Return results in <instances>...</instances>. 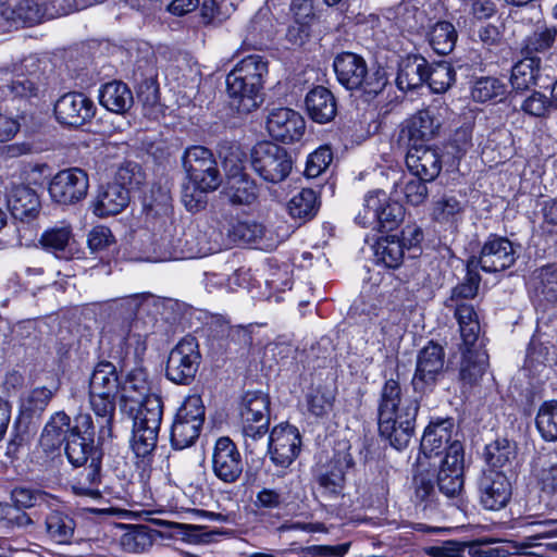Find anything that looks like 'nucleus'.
Segmentation results:
<instances>
[{
    "mask_svg": "<svg viewBox=\"0 0 557 557\" xmlns=\"http://www.w3.org/2000/svg\"><path fill=\"white\" fill-rule=\"evenodd\" d=\"M70 428L66 436L65 454L74 467H81L92 457H100L95 447V426L92 420H82L81 424Z\"/></svg>",
    "mask_w": 557,
    "mask_h": 557,
    "instance_id": "15",
    "label": "nucleus"
},
{
    "mask_svg": "<svg viewBox=\"0 0 557 557\" xmlns=\"http://www.w3.org/2000/svg\"><path fill=\"white\" fill-rule=\"evenodd\" d=\"M238 149L223 157L225 185L223 194L233 205H251L259 195L257 182L245 172V165Z\"/></svg>",
    "mask_w": 557,
    "mask_h": 557,
    "instance_id": "4",
    "label": "nucleus"
},
{
    "mask_svg": "<svg viewBox=\"0 0 557 557\" xmlns=\"http://www.w3.org/2000/svg\"><path fill=\"white\" fill-rule=\"evenodd\" d=\"M354 466L348 450L337 451L330 462L317 475V482L323 496L332 499L343 495L345 472Z\"/></svg>",
    "mask_w": 557,
    "mask_h": 557,
    "instance_id": "18",
    "label": "nucleus"
},
{
    "mask_svg": "<svg viewBox=\"0 0 557 557\" xmlns=\"http://www.w3.org/2000/svg\"><path fill=\"white\" fill-rule=\"evenodd\" d=\"M461 211L462 206L456 197L444 196L434 203L433 218L440 223H447L454 221Z\"/></svg>",
    "mask_w": 557,
    "mask_h": 557,
    "instance_id": "61",
    "label": "nucleus"
},
{
    "mask_svg": "<svg viewBox=\"0 0 557 557\" xmlns=\"http://www.w3.org/2000/svg\"><path fill=\"white\" fill-rule=\"evenodd\" d=\"M212 469L215 476L225 483H234L242 475V455L231 438L220 437L215 442Z\"/></svg>",
    "mask_w": 557,
    "mask_h": 557,
    "instance_id": "17",
    "label": "nucleus"
},
{
    "mask_svg": "<svg viewBox=\"0 0 557 557\" xmlns=\"http://www.w3.org/2000/svg\"><path fill=\"white\" fill-rule=\"evenodd\" d=\"M451 420L431 421L425 428L421 440V451L417 462L420 469L436 468L438 460L443 459L451 441Z\"/></svg>",
    "mask_w": 557,
    "mask_h": 557,
    "instance_id": "10",
    "label": "nucleus"
},
{
    "mask_svg": "<svg viewBox=\"0 0 557 557\" xmlns=\"http://www.w3.org/2000/svg\"><path fill=\"white\" fill-rule=\"evenodd\" d=\"M406 164L414 176L434 181L442 171V156L436 148L411 144L406 154Z\"/></svg>",
    "mask_w": 557,
    "mask_h": 557,
    "instance_id": "22",
    "label": "nucleus"
},
{
    "mask_svg": "<svg viewBox=\"0 0 557 557\" xmlns=\"http://www.w3.org/2000/svg\"><path fill=\"white\" fill-rule=\"evenodd\" d=\"M417 466V470L413 476V487H414V498L419 505L423 506V510L425 509H434L437 504V492L434 487L433 476L434 473H431L432 467H426V469H420Z\"/></svg>",
    "mask_w": 557,
    "mask_h": 557,
    "instance_id": "40",
    "label": "nucleus"
},
{
    "mask_svg": "<svg viewBox=\"0 0 557 557\" xmlns=\"http://www.w3.org/2000/svg\"><path fill=\"white\" fill-rule=\"evenodd\" d=\"M320 208L317 193L311 188H302L287 203V210L293 219L301 222L309 221L315 216Z\"/></svg>",
    "mask_w": 557,
    "mask_h": 557,
    "instance_id": "39",
    "label": "nucleus"
},
{
    "mask_svg": "<svg viewBox=\"0 0 557 557\" xmlns=\"http://www.w3.org/2000/svg\"><path fill=\"white\" fill-rule=\"evenodd\" d=\"M537 479L542 492L557 496V463L543 461Z\"/></svg>",
    "mask_w": 557,
    "mask_h": 557,
    "instance_id": "64",
    "label": "nucleus"
},
{
    "mask_svg": "<svg viewBox=\"0 0 557 557\" xmlns=\"http://www.w3.org/2000/svg\"><path fill=\"white\" fill-rule=\"evenodd\" d=\"M455 70L448 62L428 63L425 83L435 94L445 92L455 82Z\"/></svg>",
    "mask_w": 557,
    "mask_h": 557,
    "instance_id": "49",
    "label": "nucleus"
},
{
    "mask_svg": "<svg viewBox=\"0 0 557 557\" xmlns=\"http://www.w3.org/2000/svg\"><path fill=\"white\" fill-rule=\"evenodd\" d=\"M89 188L88 174L79 168L59 171L50 181L49 194L60 205H75L86 198Z\"/></svg>",
    "mask_w": 557,
    "mask_h": 557,
    "instance_id": "13",
    "label": "nucleus"
},
{
    "mask_svg": "<svg viewBox=\"0 0 557 557\" xmlns=\"http://www.w3.org/2000/svg\"><path fill=\"white\" fill-rule=\"evenodd\" d=\"M57 391L58 386L53 388L36 387L21 397L18 418L40 417Z\"/></svg>",
    "mask_w": 557,
    "mask_h": 557,
    "instance_id": "41",
    "label": "nucleus"
},
{
    "mask_svg": "<svg viewBox=\"0 0 557 557\" xmlns=\"http://www.w3.org/2000/svg\"><path fill=\"white\" fill-rule=\"evenodd\" d=\"M47 536L59 544L70 543L74 535L75 522L61 510H51L45 518Z\"/></svg>",
    "mask_w": 557,
    "mask_h": 557,
    "instance_id": "37",
    "label": "nucleus"
},
{
    "mask_svg": "<svg viewBox=\"0 0 557 557\" xmlns=\"http://www.w3.org/2000/svg\"><path fill=\"white\" fill-rule=\"evenodd\" d=\"M422 239V230L416 224L406 225L398 236V243L408 251L410 258H416L420 253Z\"/></svg>",
    "mask_w": 557,
    "mask_h": 557,
    "instance_id": "62",
    "label": "nucleus"
},
{
    "mask_svg": "<svg viewBox=\"0 0 557 557\" xmlns=\"http://www.w3.org/2000/svg\"><path fill=\"white\" fill-rule=\"evenodd\" d=\"M383 202H386V195L381 190L366 195L363 210L356 215V222L362 226H375Z\"/></svg>",
    "mask_w": 557,
    "mask_h": 557,
    "instance_id": "55",
    "label": "nucleus"
},
{
    "mask_svg": "<svg viewBox=\"0 0 557 557\" xmlns=\"http://www.w3.org/2000/svg\"><path fill=\"white\" fill-rule=\"evenodd\" d=\"M250 163L263 181L272 184L285 181L293 170V159L288 151L271 141L258 143L252 148Z\"/></svg>",
    "mask_w": 557,
    "mask_h": 557,
    "instance_id": "3",
    "label": "nucleus"
},
{
    "mask_svg": "<svg viewBox=\"0 0 557 557\" xmlns=\"http://www.w3.org/2000/svg\"><path fill=\"white\" fill-rule=\"evenodd\" d=\"M144 209L151 224L170 225L173 222V206L170 187L153 184L144 199Z\"/></svg>",
    "mask_w": 557,
    "mask_h": 557,
    "instance_id": "25",
    "label": "nucleus"
},
{
    "mask_svg": "<svg viewBox=\"0 0 557 557\" xmlns=\"http://www.w3.org/2000/svg\"><path fill=\"white\" fill-rule=\"evenodd\" d=\"M152 238L147 259L152 262H162L172 259H184L185 251L182 239L176 237V227L173 222L170 225L152 224Z\"/></svg>",
    "mask_w": 557,
    "mask_h": 557,
    "instance_id": "20",
    "label": "nucleus"
},
{
    "mask_svg": "<svg viewBox=\"0 0 557 557\" xmlns=\"http://www.w3.org/2000/svg\"><path fill=\"white\" fill-rule=\"evenodd\" d=\"M183 524L162 519H151L150 524L132 525L120 540L127 553L139 554L148 550L157 537L173 536Z\"/></svg>",
    "mask_w": 557,
    "mask_h": 557,
    "instance_id": "8",
    "label": "nucleus"
},
{
    "mask_svg": "<svg viewBox=\"0 0 557 557\" xmlns=\"http://www.w3.org/2000/svg\"><path fill=\"white\" fill-rule=\"evenodd\" d=\"M373 249L376 262L383 263L386 268H398L405 258V249L398 243V235L396 234L380 237Z\"/></svg>",
    "mask_w": 557,
    "mask_h": 557,
    "instance_id": "38",
    "label": "nucleus"
},
{
    "mask_svg": "<svg viewBox=\"0 0 557 557\" xmlns=\"http://www.w3.org/2000/svg\"><path fill=\"white\" fill-rule=\"evenodd\" d=\"M120 386L116 368L109 361L99 362L90 376L89 389L98 393L116 394Z\"/></svg>",
    "mask_w": 557,
    "mask_h": 557,
    "instance_id": "44",
    "label": "nucleus"
},
{
    "mask_svg": "<svg viewBox=\"0 0 557 557\" xmlns=\"http://www.w3.org/2000/svg\"><path fill=\"white\" fill-rule=\"evenodd\" d=\"M268 74V61L259 54L244 58L226 76L232 106L239 112H250L259 106L258 98Z\"/></svg>",
    "mask_w": 557,
    "mask_h": 557,
    "instance_id": "1",
    "label": "nucleus"
},
{
    "mask_svg": "<svg viewBox=\"0 0 557 557\" xmlns=\"http://www.w3.org/2000/svg\"><path fill=\"white\" fill-rule=\"evenodd\" d=\"M185 236V258L203 257L218 250V246L212 244L205 233L190 230Z\"/></svg>",
    "mask_w": 557,
    "mask_h": 557,
    "instance_id": "54",
    "label": "nucleus"
},
{
    "mask_svg": "<svg viewBox=\"0 0 557 557\" xmlns=\"http://www.w3.org/2000/svg\"><path fill=\"white\" fill-rule=\"evenodd\" d=\"M428 61L422 55L409 54L398 63L396 85L403 91L414 90L425 83Z\"/></svg>",
    "mask_w": 557,
    "mask_h": 557,
    "instance_id": "28",
    "label": "nucleus"
},
{
    "mask_svg": "<svg viewBox=\"0 0 557 557\" xmlns=\"http://www.w3.org/2000/svg\"><path fill=\"white\" fill-rule=\"evenodd\" d=\"M100 457H92L90 463L81 473L72 490L76 495L97 498L100 496Z\"/></svg>",
    "mask_w": 557,
    "mask_h": 557,
    "instance_id": "45",
    "label": "nucleus"
},
{
    "mask_svg": "<svg viewBox=\"0 0 557 557\" xmlns=\"http://www.w3.org/2000/svg\"><path fill=\"white\" fill-rule=\"evenodd\" d=\"M400 404V385L396 380H387L381 392L379 404L380 418H392L398 414Z\"/></svg>",
    "mask_w": 557,
    "mask_h": 557,
    "instance_id": "53",
    "label": "nucleus"
},
{
    "mask_svg": "<svg viewBox=\"0 0 557 557\" xmlns=\"http://www.w3.org/2000/svg\"><path fill=\"white\" fill-rule=\"evenodd\" d=\"M129 203V194L125 187L109 183L101 186L94 201V213L100 218L115 215Z\"/></svg>",
    "mask_w": 557,
    "mask_h": 557,
    "instance_id": "29",
    "label": "nucleus"
},
{
    "mask_svg": "<svg viewBox=\"0 0 557 557\" xmlns=\"http://www.w3.org/2000/svg\"><path fill=\"white\" fill-rule=\"evenodd\" d=\"M333 160L332 151L329 147L323 146L318 148L315 151L309 154L307 162H306V169H305V175L307 177H318L321 173H323L330 163Z\"/></svg>",
    "mask_w": 557,
    "mask_h": 557,
    "instance_id": "60",
    "label": "nucleus"
},
{
    "mask_svg": "<svg viewBox=\"0 0 557 557\" xmlns=\"http://www.w3.org/2000/svg\"><path fill=\"white\" fill-rule=\"evenodd\" d=\"M506 85L496 77H480L474 81L471 88L472 99L476 102L502 100L506 95Z\"/></svg>",
    "mask_w": 557,
    "mask_h": 557,
    "instance_id": "51",
    "label": "nucleus"
},
{
    "mask_svg": "<svg viewBox=\"0 0 557 557\" xmlns=\"http://www.w3.org/2000/svg\"><path fill=\"white\" fill-rule=\"evenodd\" d=\"M48 494L40 490H34L25 486H16L10 493V499L15 509H29L40 506L46 502Z\"/></svg>",
    "mask_w": 557,
    "mask_h": 557,
    "instance_id": "56",
    "label": "nucleus"
},
{
    "mask_svg": "<svg viewBox=\"0 0 557 557\" xmlns=\"http://www.w3.org/2000/svg\"><path fill=\"white\" fill-rule=\"evenodd\" d=\"M8 209L15 220L29 221L39 213L40 201L34 189L20 185L11 189L8 196Z\"/></svg>",
    "mask_w": 557,
    "mask_h": 557,
    "instance_id": "30",
    "label": "nucleus"
},
{
    "mask_svg": "<svg viewBox=\"0 0 557 557\" xmlns=\"http://www.w3.org/2000/svg\"><path fill=\"white\" fill-rule=\"evenodd\" d=\"M518 259L515 245L507 237L491 234L481 247L479 256H472L467 268H480L486 273H498L511 268Z\"/></svg>",
    "mask_w": 557,
    "mask_h": 557,
    "instance_id": "5",
    "label": "nucleus"
},
{
    "mask_svg": "<svg viewBox=\"0 0 557 557\" xmlns=\"http://www.w3.org/2000/svg\"><path fill=\"white\" fill-rule=\"evenodd\" d=\"M480 502L485 509L499 510L511 497V484L502 470H484L478 482Z\"/></svg>",
    "mask_w": 557,
    "mask_h": 557,
    "instance_id": "16",
    "label": "nucleus"
},
{
    "mask_svg": "<svg viewBox=\"0 0 557 557\" xmlns=\"http://www.w3.org/2000/svg\"><path fill=\"white\" fill-rule=\"evenodd\" d=\"M304 117L293 109H273L267 119V129L271 137L285 144L299 140L305 133Z\"/></svg>",
    "mask_w": 557,
    "mask_h": 557,
    "instance_id": "19",
    "label": "nucleus"
},
{
    "mask_svg": "<svg viewBox=\"0 0 557 557\" xmlns=\"http://www.w3.org/2000/svg\"><path fill=\"white\" fill-rule=\"evenodd\" d=\"M309 116L318 123H326L336 115L337 106L333 94L323 86L312 88L305 99Z\"/></svg>",
    "mask_w": 557,
    "mask_h": 557,
    "instance_id": "32",
    "label": "nucleus"
},
{
    "mask_svg": "<svg viewBox=\"0 0 557 557\" xmlns=\"http://www.w3.org/2000/svg\"><path fill=\"white\" fill-rule=\"evenodd\" d=\"M72 232L69 226L54 227L46 231L40 238L42 247L58 258L69 257Z\"/></svg>",
    "mask_w": 557,
    "mask_h": 557,
    "instance_id": "52",
    "label": "nucleus"
},
{
    "mask_svg": "<svg viewBox=\"0 0 557 557\" xmlns=\"http://www.w3.org/2000/svg\"><path fill=\"white\" fill-rule=\"evenodd\" d=\"M215 189L202 188V186L189 180L188 183L183 185L182 201L188 211H200L207 205V194Z\"/></svg>",
    "mask_w": 557,
    "mask_h": 557,
    "instance_id": "58",
    "label": "nucleus"
},
{
    "mask_svg": "<svg viewBox=\"0 0 557 557\" xmlns=\"http://www.w3.org/2000/svg\"><path fill=\"white\" fill-rule=\"evenodd\" d=\"M460 350L462 358L459 379L466 385H475L482 379L488 364V355L484 349V343L461 345Z\"/></svg>",
    "mask_w": 557,
    "mask_h": 557,
    "instance_id": "24",
    "label": "nucleus"
},
{
    "mask_svg": "<svg viewBox=\"0 0 557 557\" xmlns=\"http://www.w3.org/2000/svg\"><path fill=\"white\" fill-rule=\"evenodd\" d=\"M44 9L35 0H20L13 7L0 8V33L38 24Z\"/></svg>",
    "mask_w": 557,
    "mask_h": 557,
    "instance_id": "21",
    "label": "nucleus"
},
{
    "mask_svg": "<svg viewBox=\"0 0 557 557\" xmlns=\"http://www.w3.org/2000/svg\"><path fill=\"white\" fill-rule=\"evenodd\" d=\"M145 180L141 166L135 162H126L116 171L113 184H119L126 188L129 193L133 188L138 187Z\"/></svg>",
    "mask_w": 557,
    "mask_h": 557,
    "instance_id": "59",
    "label": "nucleus"
},
{
    "mask_svg": "<svg viewBox=\"0 0 557 557\" xmlns=\"http://www.w3.org/2000/svg\"><path fill=\"white\" fill-rule=\"evenodd\" d=\"M542 58L522 57L511 69L510 84L516 92H523L537 85Z\"/></svg>",
    "mask_w": 557,
    "mask_h": 557,
    "instance_id": "34",
    "label": "nucleus"
},
{
    "mask_svg": "<svg viewBox=\"0 0 557 557\" xmlns=\"http://www.w3.org/2000/svg\"><path fill=\"white\" fill-rule=\"evenodd\" d=\"M2 92L11 95L14 98H32L38 94V84L35 75H25L23 73L14 74L10 78L2 79Z\"/></svg>",
    "mask_w": 557,
    "mask_h": 557,
    "instance_id": "50",
    "label": "nucleus"
},
{
    "mask_svg": "<svg viewBox=\"0 0 557 557\" xmlns=\"http://www.w3.org/2000/svg\"><path fill=\"white\" fill-rule=\"evenodd\" d=\"M405 218V208L397 201L383 202L382 209L379 212L375 225H379L382 231L392 232L403 222Z\"/></svg>",
    "mask_w": 557,
    "mask_h": 557,
    "instance_id": "57",
    "label": "nucleus"
},
{
    "mask_svg": "<svg viewBox=\"0 0 557 557\" xmlns=\"http://www.w3.org/2000/svg\"><path fill=\"white\" fill-rule=\"evenodd\" d=\"M301 437L297 428L288 421L274 426L269 436L271 460L277 467L287 468L300 451Z\"/></svg>",
    "mask_w": 557,
    "mask_h": 557,
    "instance_id": "14",
    "label": "nucleus"
},
{
    "mask_svg": "<svg viewBox=\"0 0 557 557\" xmlns=\"http://www.w3.org/2000/svg\"><path fill=\"white\" fill-rule=\"evenodd\" d=\"M553 101L540 91H533L521 103V110L531 116L542 117L547 114Z\"/></svg>",
    "mask_w": 557,
    "mask_h": 557,
    "instance_id": "63",
    "label": "nucleus"
},
{
    "mask_svg": "<svg viewBox=\"0 0 557 557\" xmlns=\"http://www.w3.org/2000/svg\"><path fill=\"white\" fill-rule=\"evenodd\" d=\"M203 420H174L171 426V442L174 448L184 449L199 437Z\"/></svg>",
    "mask_w": 557,
    "mask_h": 557,
    "instance_id": "46",
    "label": "nucleus"
},
{
    "mask_svg": "<svg viewBox=\"0 0 557 557\" xmlns=\"http://www.w3.org/2000/svg\"><path fill=\"white\" fill-rule=\"evenodd\" d=\"M99 102L113 113L124 114L133 107L134 96L125 83L112 81L99 89Z\"/></svg>",
    "mask_w": 557,
    "mask_h": 557,
    "instance_id": "33",
    "label": "nucleus"
},
{
    "mask_svg": "<svg viewBox=\"0 0 557 557\" xmlns=\"http://www.w3.org/2000/svg\"><path fill=\"white\" fill-rule=\"evenodd\" d=\"M557 40V26L537 25L532 33L523 37L519 45L521 57L541 58L549 52Z\"/></svg>",
    "mask_w": 557,
    "mask_h": 557,
    "instance_id": "31",
    "label": "nucleus"
},
{
    "mask_svg": "<svg viewBox=\"0 0 557 557\" xmlns=\"http://www.w3.org/2000/svg\"><path fill=\"white\" fill-rule=\"evenodd\" d=\"M529 290L540 305L557 302V268L545 265L535 270L529 280Z\"/></svg>",
    "mask_w": 557,
    "mask_h": 557,
    "instance_id": "26",
    "label": "nucleus"
},
{
    "mask_svg": "<svg viewBox=\"0 0 557 557\" xmlns=\"http://www.w3.org/2000/svg\"><path fill=\"white\" fill-rule=\"evenodd\" d=\"M516 459V446L507 438H498L485 447V460L490 469L502 470L510 468Z\"/></svg>",
    "mask_w": 557,
    "mask_h": 557,
    "instance_id": "42",
    "label": "nucleus"
},
{
    "mask_svg": "<svg viewBox=\"0 0 557 557\" xmlns=\"http://www.w3.org/2000/svg\"><path fill=\"white\" fill-rule=\"evenodd\" d=\"M441 107L432 104L418 111L407 121V136L411 144L423 145V141L433 139L442 125Z\"/></svg>",
    "mask_w": 557,
    "mask_h": 557,
    "instance_id": "23",
    "label": "nucleus"
},
{
    "mask_svg": "<svg viewBox=\"0 0 557 557\" xmlns=\"http://www.w3.org/2000/svg\"><path fill=\"white\" fill-rule=\"evenodd\" d=\"M444 348L430 341L417 355L416 371L411 381L413 391L420 394L432 392L444 374Z\"/></svg>",
    "mask_w": 557,
    "mask_h": 557,
    "instance_id": "7",
    "label": "nucleus"
},
{
    "mask_svg": "<svg viewBox=\"0 0 557 557\" xmlns=\"http://www.w3.org/2000/svg\"><path fill=\"white\" fill-rule=\"evenodd\" d=\"M338 83L348 90H358L364 101H372L386 87L388 78L384 70L368 71L366 60L354 52L338 53L333 61Z\"/></svg>",
    "mask_w": 557,
    "mask_h": 557,
    "instance_id": "2",
    "label": "nucleus"
},
{
    "mask_svg": "<svg viewBox=\"0 0 557 557\" xmlns=\"http://www.w3.org/2000/svg\"><path fill=\"white\" fill-rule=\"evenodd\" d=\"M457 41L455 26L446 21L437 22L429 34V42L432 49L442 55L450 53Z\"/></svg>",
    "mask_w": 557,
    "mask_h": 557,
    "instance_id": "48",
    "label": "nucleus"
},
{
    "mask_svg": "<svg viewBox=\"0 0 557 557\" xmlns=\"http://www.w3.org/2000/svg\"><path fill=\"white\" fill-rule=\"evenodd\" d=\"M454 312V317L458 322L459 332L462 339L461 345H475L476 343H483V338L480 337L481 326L479 322V315L474 308V305H455L454 307H447Z\"/></svg>",
    "mask_w": 557,
    "mask_h": 557,
    "instance_id": "35",
    "label": "nucleus"
},
{
    "mask_svg": "<svg viewBox=\"0 0 557 557\" xmlns=\"http://www.w3.org/2000/svg\"><path fill=\"white\" fill-rule=\"evenodd\" d=\"M161 420H134L131 446L137 458L149 460L157 447Z\"/></svg>",
    "mask_w": 557,
    "mask_h": 557,
    "instance_id": "27",
    "label": "nucleus"
},
{
    "mask_svg": "<svg viewBox=\"0 0 557 557\" xmlns=\"http://www.w3.org/2000/svg\"><path fill=\"white\" fill-rule=\"evenodd\" d=\"M53 111L58 123L78 128L91 122L97 107L84 92L69 91L55 101Z\"/></svg>",
    "mask_w": 557,
    "mask_h": 557,
    "instance_id": "12",
    "label": "nucleus"
},
{
    "mask_svg": "<svg viewBox=\"0 0 557 557\" xmlns=\"http://www.w3.org/2000/svg\"><path fill=\"white\" fill-rule=\"evenodd\" d=\"M467 270L468 272L463 282L451 289L450 297L445 302L446 307L472 305V300L476 297L481 276L474 268H467Z\"/></svg>",
    "mask_w": 557,
    "mask_h": 557,
    "instance_id": "43",
    "label": "nucleus"
},
{
    "mask_svg": "<svg viewBox=\"0 0 557 557\" xmlns=\"http://www.w3.org/2000/svg\"><path fill=\"white\" fill-rule=\"evenodd\" d=\"M379 432L393 447L401 449L408 445L413 432L414 420H377Z\"/></svg>",
    "mask_w": 557,
    "mask_h": 557,
    "instance_id": "36",
    "label": "nucleus"
},
{
    "mask_svg": "<svg viewBox=\"0 0 557 557\" xmlns=\"http://www.w3.org/2000/svg\"><path fill=\"white\" fill-rule=\"evenodd\" d=\"M201 360L198 342L186 336L169 354L165 375L175 384H190L198 371Z\"/></svg>",
    "mask_w": 557,
    "mask_h": 557,
    "instance_id": "6",
    "label": "nucleus"
},
{
    "mask_svg": "<svg viewBox=\"0 0 557 557\" xmlns=\"http://www.w3.org/2000/svg\"><path fill=\"white\" fill-rule=\"evenodd\" d=\"M463 446L460 441L455 440L444 458L438 460L437 467L432 468L433 473L438 470V492L448 498L458 495L463 487Z\"/></svg>",
    "mask_w": 557,
    "mask_h": 557,
    "instance_id": "11",
    "label": "nucleus"
},
{
    "mask_svg": "<svg viewBox=\"0 0 557 557\" xmlns=\"http://www.w3.org/2000/svg\"><path fill=\"white\" fill-rule=\"evenodd\" d=\"M183 166L188 178L202 188H218L222 183L216 160L211 150L206 147L188 148L183 156Z\"/></svg>",
    "mask_w": 557,
    "mask_h": 557,
    "instance_id": "9",
    "label": "nucleus"
},
{
    "mask_svg": "<svg viewBox=\"0 0 557 557\" xmlns=\"http://www.w3.org/2000/svg\"><path fill=\"white\" fill-rule=\"evenodd\" d=\"M237 410L242 418H270V398L260 391L247 392Z\"/></svg>",
    "mask_w": 557,
    "mask_h": 557,
    "instance_id": "47",
    "label": "nucleus"
}]
</instances>
